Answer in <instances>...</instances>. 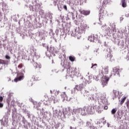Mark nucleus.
Wrapping results in <instances>:
<instances>
[{"label": "nucleus", "mask_w": 129, "mask_h": 129, "mask_svg": "<svg viewBox=\"0 0 129 129\" xmlns=\"http://www.w3.org/2000/svg\"><path fill=\"white\" fill-rule=\"evenodd\" d=\"M23 78H24V76L21 75L18 77L14 79V82H18V81H21V80H22Z\"/></svg>", "instance_id": "423d86ee"}, {"label": "nucleus", "mask_w": 129, "mask_h": 129, "mask_svg": "<svg viewBox=\"0 0 129 129\" xmlns=\"http://www.w3.org/2000/svg\"><path fill=\"white\" fill-rule=\"evenodd\" d=\"M70 129H73V127H72V126H71Z\"/></svg>", "instance_id": "473e14b6"}, {"label": "nucleus", "mask_w": 129, "mask_h": 129, "mask_svg": "<svg viewBox=\"0 0 129 129\" xmlns=\"http://www.w3.org/2000/svg\"><path fill=\"white\" fill-rule=\"evenodd\" d=\"M61 124L60 123H57V124H56L55 125V128H58V127H59V126H60V125Z\"/></svg>", "instance_id": "a211bd4d"}, {"label": "nucleus", "mask_w": 129, "mask_h": 129, "mask_svg": "<svg viewBox=\"0 0 129 129\" xmlns=\"http://www.w3.org/2000/svg\"><path fill=\"white\" fill-rule=\"evenodd\" d=\"M113 72L114 73V75L115 74H119V72H120V69L118 67H115L113 69Z\"/></svg>", "instance_id": "20e7f679"}, {"label": "nucleus", "mask_w": 129, "mask_h": 129, "mask_svg": "<svg viewBox=\"0 0 129 129\" xmlns=\"http://www.w3.org/2000/svg\"><path fill=\"white\" fill-rule=\"evenodd\" d=\"M2 69H3V67H0V70H2Z\"/></svg>", "instance_id": "7c9ffc66"}, {"label": "nucleus", "mask_w": 129, "mask_h": 129, "mask_svg": "<svg viewBox=\"0 0 129 129\" xmlns=\"http://www.w3.org/2000/svg\"><path fill=\"white\" fill-rule=\"evenodd\" d=\"M116 111H117V109L115 108L112 109L111 112L112 114H115V113L116 112Z\"/></svg>", "instance_id": "f8f14e48"}, {"label": "nucleus", "mask_w": 129, "mask_h": 129, "mask_svg": "<svg viewBox=\"0 0 129 129\" xmlns=\"http://www.w3.org/2000/svg\"><path fill=\"white\" fill-rule=\"evenodd\" d=\"M32 61L34 62L33 66L35 69L37 71V72H40V70L42 68V65L39 64L37 62H35V61H34V59H33Z\"/></svg>", "instance_id": "f03ea898"}, {"label": "nucleus", "mask_w": 129, "mask_h": 129, "mask_svg": "<svg viewBox=\"0 0 129 129\" xmlns=\"http://www.w3.org/2000/svg\"><path fill=\"white\" fill-rule=\"evenodd\" d=\"M4 100V98H3L2 96L0 97V102H2Z\"/></svg>", "instance_id": "b1692460"}, {"label": "nucleus", "mask_w": 129, "mask_h": 129, "mask_svg": "<svg viewBox=\"0 0 129 129\" xmlns=\"http://www.w3.org/2000/svg\"><path fill=\"white\" fill-rule=\"evenodd\" d=\"M2 43H1L0 42V48H2Z\"/></svg>", "instance_id": "c756f323"}, {"label": "nucleus", "mask_w": 129, "mask_h": 129, "mask_svg": "<svg viewBox=\"0 0 129 129\" xmlns=\"http://www.w3.org/2000/svg\"><path fill=\"white\" fill-rule=\"evenodd\" d=\"M126 107H127V108H128V107H129V101H127V102H126Z\"/></svg>", "instance_id": "4be33fe9"}, {"label": "nucleus", "mask_w": 129, "mask_h": 129, "mask_svg": "<svg viewBox=\"0 0 129 129\" xmlns=\"http://www.w3.org/2000/svg\"><path fill=\"white\" fill-rule=\"evenodd\" d=\"M63 9H64V10H66V11H67V6L66 5H64L63 6Z\"/></svg>", "instance_id": "5701e85b"}, {"label": "nucleus", "mask_w": 129, "mask_h": 129, "mask_svg": "<svg viewBox=\"0 0 129 129\" xmlns=\"http://www.w3.org/2000/svg\"><path fill=\"white\" fill-rule=\"evenodd\" d=\"M81 30L84 31V30H85V29H86V26H83V25H81Z\"/></svg>", "instance_id": "6ab92c4d"}, {"label": "nucleus", "mask_w": 129, "mask_h": 129, "mask_svg": "<svg viewBox=\"0 0 129 129\" xmlns=\"http://www.w3.org/2000/svg\"><path fill=\"white\" fill-rule=\"evenodd\" d=\"M104 109H108V106H105L104 107Z\"/></svg>", "instance_id": "a878e982"}, {"label": "nucleus", "mask_w": 129, "mask_h": 129, "mask_svg": "<svg viewBox=\"0 0 129 129\" xmlns=\"http://www.w3.org/2000/svg\"><path fill=\"white\" fill-rule=\"evenodd\" d=\"M125 99H126V97H124L123 98L121 99V100L120 102V105H122V104H123V103L124 101H125Z\"/></svg>", "instance_id": "9d476101"}, {"label": "nucleus", "mask_w": 129, "mask_h": 129, "mask_svg": "<svg viewBox=\"0 0 129 129\" xmlns=\"http://www.w3.org/2000/svg\"><path fill=\"white\" fill-rule=\"evenodd\" d=\"M92 67L91 68H92L93 69H96V67H97V64L95 63L94 64H93V63L92 64Z\"/></svg>", "instance_id": "dca6fc26"}, {"label": "nucleus", "mask_w": 129, "mask_h": 129, "mask_svg": "<svg viewBox=\"0 0 129 129\" xmlns=\"http://www.w3.org/2000/svg\"><path fill=\"white\" fill-rule=\"evenodd\" d=\"M9 61L8 60H5L3 59H0V64H8Z\"/></svg>", "instance_id": "6e6552de"}, {"label": "nucleus", "mask_w": 129, "mask_h": 129, "mask_svg": "<svg viewBox=\"0 0 129 129\" xmlns=\"http://www.w3.org/2000/svg\"><path fill=\"white\" fill-rule=\"evenodd\" d=\"M34 80H35L36 81H37V80H39V79H36V77H34Z\"/></svg>", "instance_id": "c85d7f7f"}, {"label": "nucleus", "mask_w": 129, "mask_h": 129, "mask_svg": "<svg viewBox=\"0 0 129 129\" xmlns=\"http://www.w3.org/2000/svg\"><path fill=\"white\" fill-rule=\"evenodd\" d=\"M23 72H24V73L25 72H26V71H25V69L23 70Z\"/></svg>", "instance_id": "72a5a7b5"}, {"label": "nucleus", "mask_w": 129, "mask_h": 129, "mask_svg": "<svg viewBox=\"0 0 129 129\" xmlns=\"http://www.w3.org/2000/svg\"><path fill=\"white\" fill-rule=\"evenodd\" d=\"M107 58H109V59L110 60L111 59V58H112L113 56H112V54H111V53L109 52L107 55Z\"/></svg>", "instance_id": "ddd939ff"}, {"label": "nucleus", "mask_w": 129, "mask_h": 129, "mask_svg": "<svg viewBox=\"0 0 129 129\" xmlns=\"http://www.w3.org/2000/svg\"><path fill=\"white\" fill-rule=\"evenodd\" d=\"M5 58H6V59H7L8 60H10V59H11V56L9 55H6L5 56Z\"/></svg>", "instance_id": "aec40b11"}, {"label": "nucleus", "mask_w": 129, "mask_h": 129, "mask_svg": "<svg viewBox=\"0 0 129 129\" xmlns=\"http://www.w3.org/2000/svg\"><path fill=\"white\" fill-rule=\"evenodd\" d=\"M24 66V64L23 63H20L19 64V66H18V68L19 69H22V68H23V67Z\"/></svg>", "instance_id": "f3484780"}, {"label": "nucleus", "mask_w": 129, "mask_h": 129, "mask_svg": "<svg viewBox=\"0 0 129 129\" xmlns=\"http://www.w3.org/2000/svg\"><path fill=\"white\" fill-rule=\"evenodd\" d=\"M89 39H90V40H91V41H92V40H93V37L92 36H90V37H89Z\"/></svg>", "instance_id": "bb28decb"}, {"label": "nucleus", "mask_w": 129, "mask_h": 129, "mask_svg": "<svg viewBox=\"0 0 129 129\" xmlns=\"http://www.w3.org/2000/svg\"><path fill=\"white\" fill-rule=\"evenodd\" d=\"M75 35L77 37H81V33L79 32V29H76L75 31Z\"/></svg>", "instance_id": "0eeeda50"}, {"label": "nucleus", "mask_w": 129, "mask_h": 129, "mask_svg": "<svg viewBox=\"0 0 129 129\" xmlns=\"http://www.w3.org/2000/svg\"><path fill=\"white\" fill-rule=\"evenodd\" d=\"M64 67L66 69H68V68H69V67H66L65 65H64Z\"/></svg>", "instance_id": "cd10ccee"}, {"label": "nucleus", "mask_w": 129, "mask_h": 129, "mask_svg": "<svg viewBox=\"0 0 129 129\" xmlns=\"http://www.w3.org/2000/svg\"><path fill=\"white\" fill-rule=\"evenodd\" d=\"M58 9L59 11H60V12H61L63 8H62V7L60 6V7H58Z\"/></svg>", "instance_id": "412c9836"}, {"label": "nucleus", "mask_w": 129, "mask_h": 129, "mask_svg": "<svg viewBox=\"0 0 129 129\" xmlns=\"http://www.w3.org/2000/svg\"><path fill=\"white\" fill-rule=\"evenodd\" d=\"M126 59H127L128 60H129V57H128V56H127V58Z\"/></svg>", "instance_id": "2f4dec72"}, {"label": "nucleus", "mask_w": 129, "mask_h": 129, "mask_svg": "<svg viewBox=\"0 0 129 129\" xmlns=\"http://www.w3.org/2000/svg\"><path fill=\"white\" fill-rule=\"evenodd\" d=\"M109 72V69L108 67H106L103 70L101 71V74H102L103 77L101 78V83L102 85L103 86V87H104V86H106V85H107V84L108 83V81H109V77L104 76V75H107L108 74V72Z\"/></svg>", "instance_id": "f257e3e1"}, {"label": "nucleus", "mask_w": 129, "mask_h": 129, "mask_svg": "<svg viewBox=\"0 0 129 129\" xmlns=\"http://www.w3.org/2000/svg\"><path fill=\"white\" fill-rule=\"evenodd\" d=\"M122 7L123 8H126V2H125V0L122 1Z\"/></svg>", "instance_id": "1a4fd4ad"}, {"label": "nucleus", "mask_w": 129, "mask_h": 129, "mask_svg": "<svg viewBox=\"0 0 129 129\" xmlns=\"http://www.w3.org/2000/svg\"><path fill=\"white\" fill-rule=\"evenodd\" d=\"M80 14H81V15H84V16H88V15L90 14V11L86 10H80Z\"/></svg>", "instance_id": "7ed1b4c3"}, {"label": "nucleus", "mask_w": 129, "mask_h": 129, "mask_svg": "<svg viewBox=\"0 0 129 129\" xmlns=\"http://www.w3.org/2000/svg\"><path fill=\"white\" fill-rule=\"evenodd\" d=\"M69 60H70L71 62H74L75 61V57L74 56H69Z\"/></svg>", "instance_id": "9b49d317"}, {"label": "nucleus", "mask_w": 129, "mask_h": 129, "mask_svg": "<svg viewBox=\"0 0 129 129\" xmlns=\"http://www.w3.org/2000/svg\"><path fill=\"white\" fill-rule=\"evenodd\" d=\"M74 72H75V73H76V76H78V75H79V74H80L79 70H77V69H76L75 70Z\"/></svg>", "instance_id": "4468645a"}, {"label": "nucleus", "mask_w": 129, "mask_h": 129, "mask_svg": "<svg viewBox=\"0 0 129 129\" xmlns=\"http://www.w3.org/2000/svg\"><path fill=\"white\" fill-rule=\"evenodd\" d=\"M4 107V104L0 103V108H2V107Z\"/></svg>", "instance_id": "393cba45"}, {"label": "nucleus", "mask_w": 129, "mask_h": 129, "mask_svg": "<svg viewBox=\"0 0 129 129\" xmlns=\"http://www.w3.org/2000/svg\"><path fill=\"white\" fill-rule=\"evenodd\" d=\"M83 84H81L76 86V89H77V90L78 91H81V90L83 89Z\"/></svg>", "instance_id": "39448f33"}, {"label": "nucleus", "mask_w": 129, "mask_h": 129, "mask_svg": "<svg viewBox=\"0 0 129 129\" xmlns=\"http://www.w3.org/2000/svg\"><path fill=\"white\" fill-rule=\"evenodd\" d=\"M40 7H41V6H40V5H36L35 6V8H36L35 11H39V10Z\"/></svg>", "instance_id": "2eb2a0df"}]
</instances>
